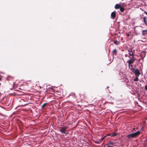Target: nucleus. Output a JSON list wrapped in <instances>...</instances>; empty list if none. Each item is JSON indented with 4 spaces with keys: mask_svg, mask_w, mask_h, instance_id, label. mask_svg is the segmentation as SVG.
<instances>
[{
    "mask_svg": "<svg viewBox=\"0 0 147 147\" xmlns=\"http://www.w3.org/2000/svg\"><path fill=\"white\" fill-rule=\"evenodd\" d=\"M140 134V131L138 130L136 132L134 133L127 135L129 138L135 137L138 135Z\"/></svg>",
    "mask_w": 147,
    "mask_h": 147,
    "instance_id": "1",
    "label": "nucleus"
},
{
    "mask_svg": "<svg viewBox=\"0 0 147 147\" xmlns=\"http://www.w3.org/2000/svg\"><path fill=\"white\" fill-rule=\"evenodd\" d=\"M129 57L130 59L127 61V62L128 64V67L129 68H130V64H132L134 63V61H135L136 59H135L134 57H132V58L130 57V56H129Z\"/></svg>",
    "mask_w": 147,
    "mask_h": 147,
    "instance_id": "2",
    "label": "nucleus"
},
{
    "mask_svg": "<svg viewBox=\"0 0 147 147\" xmlns=\"http://www.w3.org/2000/svg\"><path fill=\"white\" fill-rule=\"evenodd\" d=\"M132 71L134 73L136 76H139V75L141 74L140 71L137 69L134 68L133 69Z\"/></svg>",
    "mask_w": 147,
    "mask_h": 147,
    "instance_id": "3",
    "label": "nucleus"
},
{
    "mask_svg": "<svg viewBox=\"0 0 147 147\" xmlns=\"http://www.w3.org/2000/svg\"><path fill=\"white\" fill-rule=\"evenodd\" d=\"M129 56H131L132 57H134V53L132 51V49H129L128 50Z\"/></svg>",
    "mask_w": 147,
    "mask_h": 147,
    "instance_id": "4",
    "label": "nucleus"
},
{
    "mask_svg": "<svg viewBox=\"0 0 147 147\" xmlns=\"http://www.w3.org/2000/svg\"><path fill=\"white\" fill-rule=\"evenodd\" d=\"M67 128V127H63L61 128L60 130V131L62 133H64V134H67L65 132Z\"/></svg>",
    "mask_w": 147,
    "mask_h": 147,
    "instance_id": "5",
    "label": "nucleus"
},
{
    "mask_svg": "<svg viewBox=\"0 0 147 147\" xmlns=\"http://www.w3.org/2000/svg\"><path fill=\"white\" fill-rule=\"evenodd\" d=\"M111 18L114 19L116 16V11H115L112 12L111 14Z\"/></svg>",
    "mask_w": 147,
    "mask_h": 147,
    "instance_id": "6",
    "label": "nucleus"
},
{
    "mask_svg": "<svg viewBox=\"0 0 147 147\" xmlns=\"http://www.w3.org/2000/svg\"><path fill=\"white\" fill-rule=\"evenodd\" d=\"M121 7L120 5L119 4H116L115 6V8L116 9H118L120 8Z\"/></svg>",
    "mask_w": 147,
    "mask_h": 147,
    "instance_id": "7",
    "label": "nucleus"
},
{
    "mask_svg": "<svg viewBox=\"0 0 147 147\" xmlns=\"http://www.w3.org/2000/svg\"><path fill=\"white\" fill-rule=\"evenodd\" d=\"M147 33V30H142V35L144 36L146 35Z\"/></svg>",
    "mask_w": 147,
    "mask_h": 147,
    "instance_id": "8",
    "label": "nucleus"
},
{
    "mask_svg": "<svg viewBox=\"0 0 147 147\" xmlns=\"http://www.w3.org/2000/svg\"><path fill=\"white\" fill-rule=\"evenodd\" d=\"M146 18V17H144L143 18V21L146 26H147V20Z\"/></svg>",
    "mask_w": 147,
    "mask_h": 147,
    "instance_id": "9",
    "label": "nucleus"
},
{
    "mask_svg": "<svg viewBox=\"0 0 147 147\" xmlns=\"http://www.w3.org/2000/svg\"><path fill=\"white\" fill-rule=\"evenodd\" d=\"M114 43L116 45H118L119 44V42L117 40H115L114 42Z\"/></svg>",
    "mask_w": 147,
    "mask_h": 147,
    "instance_id": "10",
    "label": "nucleus"
},
{
    "mask_svg": "<svg viewBox=\"0 0 147 147\" xmlns=\"http://www.w3.org/2000/svg\"><path fill=\"white\" fill-rule=\"evenodd\" d=\"M113 54H114L115 55H116L117 53V51L116 49H114L113 50Z\"/></svg>",
    "mask_w": 147,
    "mask_h": 147,
    "instance_id": "11",
    "label": "nucleus"
},
{
    "mask_svg": "<svg viewBox=\"0 0 147 147\" xmlns=\"http://www.w3.org/2000/svg\"><path fill=\"white\" fill-rule=\"evenodd\" d=\"M120 11L121 12H123L124 10V8L122 7H121L120 8Z\"/></svg>",
    "mask_w": 147,
    "mask_h": 147,
    "instance_id": "12",
    "label": "nucleus"
},
{
    "mask_svg": "<svg viewBox=\"0 0 147 147\" xmlns=\"http://www.w3.org/2000/svg\"><path fill=\"white\" fill-rule=\"evenodd\" d=\"M113 143L111 141H110L107 143V144L106 145H113Z\"/></svg>",
    "mask_w": 147,
    "mask_h": 147,
    "instance_id": "13",
    "label": "nucleus"
},
{
    "mask_svg": "<svg viewBox=\"0 0 147 147\" xmlns=\"http://www.w3.org/2000/svg\"><path fill=\"white\" fill-rule=\"evenodd\" d=\"M139 76H136V78L134 79V81H138V77Z\"/></svg>",
    "mask_w": 147,
    "mask_h": 147,
    "instance_id": "14",
    "label": "nucleus"
},
{
    "mask_svg": "<svg viewBox=\"0 0 147 147\" xmlns=\"http://www.w3.org/2000/svg\"><path fill=\"white\" fill-rule=\"evenodd\" d=\"M47 104V103H44V104H43L42 106V107H41L43 109L45 107L46 105Z\"/></svg>",
    "mask_w": 147,
    "mask_h": 147,
    "instance_id": "15",
    "label": "nucleus"
},
{
    "mask_svg": "<svg viewBox=\"0 0 147 147\" xmlns=\"http://www.w3.org/2000/svg\"><path fill=\"white\" fill-rule=\"evenodd\" d=\"M130 69H131V70H133V65L132 64L130 65V68H129Z\"/></svg>",
    "mask_w": 147,
    "mask_h": 147,
    "instance_id": "16",
    "label": "nucleus"
},
{
    "mask_svg": "<svg viewBox=\"0 0 147 147\" xmlns=\"http://www.w3.org/2000/svg\"><path fill=\"white\" fill-rule=\"evenodd\" d=\"M112 136H115L117 134L116 133H113L112 134Z\"/></svg>",
    "mask_w": 147,
    "mask_h": 147,
    "instance_id": "17",
    "label": "nucleus"
},
{
    "mask_svg": "<svg viewBox=\"0 0 147 147\" xmlns=\"http://www.w3.org/2000/svg\"><path fill=\"white\" fill-rule=\"evenodd\" d=\"M20 101L21 102H25V101L23 100V99H21Z\"/></svg>",
    "mask_w": 147,
    "mask_h": 147,
    "instance_id": "18",
    "label": "nucleus"
},
{
    "mask_svg": "<svg viewBox=\"0 0 147 147\" xmlns=\"http://www.w3.org/2000/svg\"><path fill=\"white\" fill-rule=\"evenodd\" d=\"M145 89L146 90H147V84L145 86Z\"/></svg>",
    "mask_w": 147,
    "mask_h": 147,
    "instance_id": "19",
    "label": "nucleus"
},
{
    "mask_svg": "<svg viewBox=\"0 0 147 147\" xmlns=\"http://www.w3.org/2000/svg\"><path fill=\"white\" fill-rule=\"evenodd\" d=\"M105 137V136H104L103 137H102L100 139V141H102L104 139V138Z\"/></svg>",
    "mask_w": 147,
    "mask_h": 147,
    "instance_id": "20",
    "label": "nucleus"
},
{
    "mask_svg": "<svg viewBox=\"0 0 147 147\" xmlns=\"http://www.w3.org/2000/svg\"><path fill=\"white\" fill-rule=\"evenodd\" d=\"M94 142L96 144H99V142L97 141H94Z\"/></svg>",
    "mask_w": 147,
    "mask_h": 147,
    "instance_id": "21",
    "label": "nucleus"
},
{
    "mask_svg": "<svg viewBox=\"0 0 147 147\" xmlns=\"http://www.w3.org/2000/svg\"><path fill=\"white\" fill-rule=\"evenodd\" d=\"M107 147H113V146H110V145H107Z\"/></svg>",
    "mask_w": 147,
    "mask_h": 147,
    "instance_id": "22",
    "label": "nucleus"
},
{
    "mask_svg": "<svg viewBox=\"0 0 147 147\" xmlns=\"http://www.w3.org/2000/svg\"><path fill=\"white\" fill-rule=\"evenodd\" d=\"M144 13L147 15V12L145 11Z\"/></svg>",
    "mask_w": 147,
    "mask_h": 147,
    "instance_id": "23",
    "label": "nucleus"
},
{
    "mask_svg": "<svg viewBox=\"0 0 147 147\" xmlns=\"http://www.w3.org/2000/svg\"><path fill=\"white\" fill-rule=\"evenodd\" d=\"M121 74H122V73H121V72H120L119 73V75H120V76H121Z\"/></svg>",
    "mask_w": 147,
    "mask_h": 147,
    "instance_id": "24",
    "label": "nucleus"
},
{
    "mask_svg": "<svg viewBox=\"0 0 147 147\" xmlns=\"http://www.w3.org/2000/svg\"><path fill=\"white\" fill-rule=\"evenodd\" d=\"M125 57H127V54H125Z\"/></svg>",
    "mask_w": 147,
    "mask_h": 147,
    "instance_id": "25",
    "label": "nucleus"
},
{
    "mask_svg": "<svg viewBox=\"0 0 147 147\" xmlns=\"http://www.w3.org/2000/svg\"><path fill=\"white\" fill-rule=\"evenodd\" d=\"M26 104H25V103H24V104L23 105H24Z\"/></svg>",
    "mask_w": 147,
    "mask_h": 147,
    "instance_id": "26",
    "label": "nucleus"
}]
</instances>
